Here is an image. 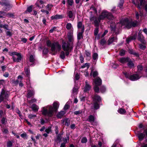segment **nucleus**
Here are the masks:
<instances>
[{
	"label": "nucleus",
	"mask_w": 147,
	"mask_h": 147,
	"mask_svg": "<svg viewBox=\"0 0 147 147\" xmlns=\"http://www.w3.org/2000/svg\"><path fill=\"white\" fill-rule=\"evenodd\" d=\"M107 18L109 21V24H110V27L112 31L115 32L117 30L123 26H125L128 28H131L132 26L135 27L137 25V23L131 20H129L127 18L121 20L119 23H117L116 25L113 23L112 21L114 19V18L110 13L107 11L103 10L99 17V20H103Z\"/></svg>",
	"instance_id": "nucleus-1"
},
{
	"label": "nucleus",
	"mask_w": 147,
	"mask_h": 147,
	"mask_svg": "<svg viewBox=\"0 0 147 147\" xmlns=\"http://www.w3.org/2000/svg\"><path fill=\"white\" fill-rule=\"evenodd\" d=\"M59 104L55 102L53 103V107L50 105H48L42 107L41 108L42 114L45 116L51 117L53 116L54 111H56L59 107Z\"/></svg>",
	"instance_id": "nucleus-2"
},
{
	"label": "nucleus",
	"mask_w": 147,
	"mask_h": 147,
	"mask_svg": "<svg viewBox=\"0 0 147 147\" xmlns=\"http://www.w3.org/2000/svg\"><path fill=\"white\" fill-rule=\"evenodd\" d=\"M47 46L51 47V50L52 52L57 53L61 49V46L58 42H54L52 43L50 41L47 40Z\"/></svg>",
	"instance_id": "nucleus-3"
},
{
	"label": "nucleus",
	"mask_w": 147,
	"mask_h": 147,
	"mask_svg": "<svg viewBox=\"0 0 147 147\" xmlns=\"http://www.w3.org/2000/svg\"><path fill=\"white\" fill-rule=\"evenodd\" d=\"M62 48L63 50L66 51L65 55L68 56L70 52L73 49V46L71 43L68 42H62Z\"/></svg>",
	"instance_id": "nucleus-4"
},
{
	"label": "nucleus",
	"mask_w": 147,
	"mask_h": 147,
	"mask_svg": "<svg viewBox=\"0 0 147 147\" xmlns=\"http://www.w3.org/2000/svg\"><path fill=\"white\" fill-rule=\"evenodd\" d=\"M101 100V98L100 96L97 95H95L93 97V103L91 107L92 109H97L99 108V103Z\"/></svg>",
	"instance_id": "nucleus-5"
},
{
	"label": "nucleus",
	"mask_w": 147,
	"mask_h": 147,
	"mask_svg": "<svg viewBox=\"0 0 147 147\" xmlns=\"http://www.w3.org/2000/svg\"><path fill=\"white\" fill-rule=\"evenodd\" d=\"M12 56V59L13 61L19 62L21 60L22 57L20 53L16 52H12L10 54Z\"/></svg>",
	"instance_id": "nucleus-6"
},
{
	"label": "nucleus",
	"mask_w": 147,
	"mask_h": 147,
	"mask_svg": "<svg viewBox=\"0 0 147 147\" xmlns=\"http://www.w3.org/2000/svg\"><path fill=\"white\" fill-rule=\"evenodd\" d=\"M94 90L96 92H98L99 91L98 86L101 85L102 80L99 77H97L94 79Z\"/></svg>",
	"instance_id": "nucleus-7"
},
{
	"label": "nucleus",
	"mask_w": 147,
	"mask_h": 147,
	"mask_svg": "<svg viewBox=\"0 0 147 147\" xmlns=\"http://www.w3.org/2000/svg\"><path fill=\"white\" fill-rule=\"evenodd\" d=\"M123 74L125 77L128 78L132 81H135L140 78V77L137 74H134L133 75L129 76V74L126 72H123Z\"/></svg>",
	"instance_id": "nucleus-8"
},
{
	"label": "nucleus",
	"mask_w": 147,
	"mask_h": 147,
	"mask_svg": "<svg viewBox=\"0 0 147 147\" xmlns=\"http://www.w3.org/2000/svg\"><path fill=\"white\" fill-rule=\"evenodd\" d=\"M2 2L0 1V4L2 5H5L6 7L5 11H9L12 7V5L10 4L9 1L7 0H1Z\"/></svg>",
	"instance_id": "nucleus-9"
},
{
	"label": "nucleus",
	"mask_w": 147,
	"mask_h": 147,
	"mask_svg": "<svg viewBox=\"0 0 147 147\" xmlns=\"http://www.w3.org/2000/svg\"><path fill=\"white\" fill-rule=\"evenodd\" d=\"M9 97V94L7 92L4 90H2L0 95V103L4 99H7Z\"/></svg>",
	"instance_id": "nucleus-10"
},
{
	"label": "nucleus",
	"mask_w": 147,
	"mask_h": 147,
	"mask_svg": "<svg viewBox=\"0 0 147 147\" xmlns=\"http://www.w3.org/2000/svg\"><path fill=\"white\" fill-rule=\"evenodd\" d=\"M90 20L91 21H94V23L95 26L96 27H98L100 21L101 20H99V17L97 18L93 16L90 18Z\"/></svg>",
	"instance_id": "nucleus-11"
},
{
	"label": "nucleus",
	"mask_w": 147,
	"mask_h": 147,
	"mask_svg": "<svg viewBox=\"0 0 147 147\" xmlns=\"http://www.w3.org/2000/svg\"><path fill=\"white\" fill-rule=\"evenodd\" d=\"M73 31H69L68 33V42L69 43H71L73 44V42L74 41V38L73 36Z\"/></svg>",
	"instance_id": "nucleus-12"
},
{
	"label": "nucleus",
	"mask_w": 147,
	"mask_h": 147,
	"mask_svg": "<svg viewBox=\"0 0 147 147\" xmlns=\"http://www.w3.org/2000/svg\"><path fill=\"white\" fill-rule=\"evenodd\" d=\"M95 119V118L94 116L92 115H90L88 116V119L87 120L90 122L92 125H96L97 123L96 122H94Z\"/></svg>",
	"instance_id": "nucleus-13"
},
{
	"label": "nucleus",
	"mask_w": 147,
	"mask_h": 147,
	"mask_svg": "<svg viewBox=\"0 0 147 147\" xmlns=\"http://www.w3.org/2000/svg\"><path fill=\"white\" fill-rule=\"evenodd\" d=\"M138 40L140 41L143 44H145V40L144 39V37L142 34V32L140 31L138 33Z\"/></svg>",
	"instance_id": "nucleus-14"
},
{
	"label": "nucleus",
	"mask_w": 147,
	"mask_h": 147,
	"mask_svg": "<svg viewBox=\"0 0 147 147\" xmlns=\"http://www.w3.org/2000/svg\"><path fill=\"white\" fill-rule=\"evenodd\" d=\"M67 15L69 18L71 20H74L75 18L74 12L72 11H68L67 12Z\"/></svg>",
	"instance_id": "nucleus-15"
},
{
	"label": "nucleus",
	"mask_w": 147,
	"mask_h": 147,
	"mask_svg": "<svg viewBox=\"0 0 147 147\" xmlns=\"http://www.w3.org/2000/svg\"><path fill=\"white\" fill-rule=\"evenodd\" d=\"M77 27L78 29H81V31L83 32L84 30V25L81 22H79L77 23Z\"/></svg>",
	"instance_id": "nucleus-16"
},
{
	"label": "nucleus",
	"mask_w": 147,
	"mask_h": 147,
	"mask_svg": "<svg viewBox=\"0 0 147 147\" xmlns=\"http://www.w3.org/2000/svg\"><path fill=\"white\" fill-rule=\"evenodd\" d=\"M63 16L61 15L56 14L55 16H53L51 17V19L52 20H57L63 18Z\"/></svg>",
	"instance_id": "nucleus-17"
},
{
	"label": "nucleus",
	"mask_w": 147,
	"mask_h": 147,
	"mask_svg": "<svg viewBox=\"0 0 147 147\" xmlns=\"http://www.w3.org/2000/svg\"><path fill=\"white\" fill-rule=\"evenodd\" d=\"M117 38L116 37H112L110 38L108 40V44L110 45L113 42H117Z\"/></svg>",
	"instance_id": "nucleus-18"
},
{
	"label": "nucleus",
	"mask_w": 147,
	"mask_h": 147,
	"mask_svg": "<svg viewBox=\"0 0 147 147\" xmlns=\"http://www.w3.org/2000/svg\"><path fill=\"white\" fill-rule=\"evenodd\" d=\"M129 59L128 58H123L119 59V61L121 63H124L129 61Z\"/></svg>",
	"instance_id": "nucleus-19"
},
{
	"label": "nucleus",
	"mask_w": 147,
	"mask_h": 147,
	"mask_svg": "<svg viewBox=\"0 0 147 147\" xmlns=\"http://www.w3.org/2000/svg\"><path fill=\"white\" fill-rule=\"evenodd\" d=\"M86 85L85 87L84 91L87 92L89 91L91 88V86L88 83L87 81H86Z\"/></svg>",
	"instance_id": "nucleus-20"
},
{
	"label": "nucleus",
	"mask_w": 147,
	"mask_h": 147,
	"mask_svg": "<svg viewBox=\"0 0 147 147\" xmlns=\"http://www.w3.org/2000/svg\"><path fill=\"white\" fill-rule=\"evenodd\" d=\"M63 123L67 126H69L70 124V121L68 119L66 118L63 120Z\"/></svg>",
	"instance_id": "nucleus-21"
},
{
	"label": "nucleus",
	"mask_w": 147,
	"mask_h": 147,
	"mask_svg": "<svg viewBox=\"0 0 147 147\" xmlns=\"http://www.w3.org/2000/svg\"><path fill=\"white\" fill-rule=\"evenodd\" d=\"M31 108L32 110L35 112L37 111L39 109L38 107L35 104H33L32 105Z\"/></svg>",
	"instance_id": "nucleus-22"
},
{
	"label": "nucleus",
	"mask_w": 147,
	"mask_h": 147,
	"mask_svg": "<svg viewBox=\"0 0 147 147\" xmlns=\"http://www.w3.org/2000/svg\"><path fill=\"white\" fill-rule=\"evenodd\" d=\"M65 113V112L64 111H62L59 112L57 115L58 118H61Z\"/></svg>",
	"instance_id": "nucleus-23"
},
{
	"label": "nucleus",
	"mask_w": 147,
	"mask_h": 147,
	"mask_svg": "<svg viewBox=\"0 0 147 147\" xmlns=\"http://www.w3.org/2000/svg\"><path fill=\"white\" fill-rule=\"evenodd\" d=\"M66 28L68 30H71L73 31V28L72 24L70 23H68L66 26Z\"/></svg>",
	"instance_id": "nucleus-24"
},
{
	"label": "nucleus",
	"mask_w": 147,
	"mask_h": 147,
	"mask_svg": "<svg viewBox=\"0 0 147 147\" xmlns=\"http://www.w3.org/2000/svg\"><path fill=\"white\" fill-rule=\"evenodd\" d=\"M145 136V134L144 133L139 134L138 135V137L140 140H142Z\"/></svg>",
	"instance_id": "nucleus-25"
},
{
	"label": "nucleus",
	"mask_w": 147,
	"mask_h": 147,
	"mask_svg": "<svg viewBox=\"0 0 147 147\" xmlns=\"http://www.w3.org/2000/svg\"><path fill=\"white\" fill-rule=\"evenodd\" d=\"M129 53L130 54L134 55H135V56H136V57L139 56L138 54V53L136 52L135 51H134L133 50H130L129 51Z\"/></svg>",
	"instance_id": "nucleus-26"
},
{
	"label": "nucleus",
	"mask_w": 147,
	"mask_h": 147,
	"mask_svg": "<svg viewBox=\"0 0 147 147\" xmlns=\"http://www.w3.org/2000/svg\"><path fill=\"white\" fill-rule=\"evenodd\" d=\"M127 64L128 66L130 68H132L134 67V64L132 61H129Z\"/></svg>",
	"instance_id": "nucleus-27"
},
{
	"label": "nucleus",
	"mask_w": 147,
	"mask_h": 147,
	"mask_svg": "<svg viewBox=\"0 0 147 147\" xmlns=\"http://www.w3.org/2000/svg\"><path fill=\"white\" fill-rule=\"evenodd\" d=\"M136 38L135 36H131L127 38L126 40V41L127 43H129L132 40H135Z\"/></svg>",
	"instance_id": "nucleus-28"
},
{
	"label": "nucleus",
	"mask_w": 147,
	"mask_h": 147,
	"mask_svg": "<svg viewBox=\"0 0 147 147\" xmlns=\"http://www.w3.org/2000/svg\"><path fill=\"white\" fill-rule=\"evenodd\" d=\"M34 93L33 91H28L27 95L28 98H29L31 97L34 94Z\"/></svg>",
	"instance_id": "nucleus-29"
},
{
	"label": "nucleus",
	"mask_w": 147,
	"mask_h": 147,
	"mask_svg": "<svg viewBox=\"0 0 147 147\" xmlns=\"http://www.w3.org/2000/svg\"><path fill=\"white\" fill-rule=\"evenodd\" d=\"M33 7V5H31L30 6L28 7L27 9L26 10V13H27V12H31L32 10V8Z\"/></svg>",
	"instance_id": "nucleus-30"
},
{
	"label": "nucleus",
	"mask_w": 147,
	"mask_h": 147,
	"mask_svg": "<svg viewBox=\"0 0 147 147\" xmlns=\"http://www.w3.org/2000/svg\"><path fill=\"white\" fill-rule=\"evenodd\" d=\"M24 70L26 75L27 76H28L29 75V74L30 73V70L29 69L28 67L25 68Z\"/></svg>",
	"instance_id": "nucleus-31"
},
{
	"label": "nucleus",
	"mask_w": 147,
	"mask_h": 147,
	"mask_svg": "<svg viewBox=\"0 0 147 147\" xmlns=\"http://www.w3.org/2000/svg\"><path fill=\"white\" fill-rule=\"evenodd\" d=\"M118 111L119 113L121 114H123L126 112V111L124 109L122 108L119 109L118 110Z\"/></svg>",
	"instance_id": "nucleus-32"
},
{
	"label": "nucleus",
	"mask_w": 147,
	"mask_h": 147,
	"mask_svg": "<svg viewBox=\"0 0 147 147\" xmlns=\"http://www.w3.org/2000/svg\"><path fill=\"white\" fill-rule=\"evenodd\" d=\"M90 67V65L89 63H86L85 64L81 67V68H84L86 67H87V69H88Z\"/></svg>",
	"instance_id": "nucleus-33"
},
{
	"label": "nucleus",
	"mask_w": 147,
	"mask_h": 147,
	"mask_svg": "<svg viewBox=\"0 0 147 147\" xmlns=\"http://www.w3.org/2000/svg\"><path fill=\"white\" fill-rule=\"evenodd\" d=\"M67 3L70 6H72L74 3L73 0H67Z\"/></svg>",
	"instance_id": "nucleus-34"
},
{
	"label": "nucleus",
	"mask_w": 147,
	"mask_h": 147,
	"mask_svg": "<svg viewBox=\"0 0 147 147\" xmlns=\"http://www.w3.org/2000/svg\"><path fill=\"white\" fill-rule=\"evenodd\" d=\"M98 55L97 53H94L92 55L93 59L94 60H96L98 58Z\"/></svg>",
	"instance_id": "nucleus-35"
},
{
	"label": "nucleus",
	"mask_w": 147,
	"mask_h": 147,
	"mask_svg": "<svg viewBox=\"0 0 147 147\" xmlns=\"http://www.w3.org/2000/svg\"><path fill=\"white\" fill-rule=\"evenodd\" d=\"M85 55L86 56L89 58L90 59L91 57V53L90 52L87 51H86L85 52Z\"/></svg>",
	"instance_id": "nucleus-36"
},
{
	"label": "nucleus",
	"mask_w": 147,
	"mask_h": 147,
	"mask_svg": "<svg viewBox=\"0 0 147 147\" xmlns=\"http://www.w3.org/2000/svg\"><path fill=\"white\" fill-rule=\"evenodd\" d=\"M144 0H140V4H138L137 6V7L139 9H140L141 7V6L142 5L143 2Z\"/></svg>",
	"instance_id": "nucleus-37"
},
{
	"label": "nucleus",
	"mask_w": 147,
	"mask_h": 147,
	"mask_svg": "<svg viewBox=\"0 0 147 147\" xmlns=\"http://www.w3.org/2000/svg\"><path fill=\"white\" fill-rule=\"evenodd\" d=\"M36 117V115L32 114H29L28 115V117L30 118V119H32Z\"/></svg>",
	"instance_id": "nucleus-38"
},
{
	"label": "nucleus",
	"mask_w": 147,
	"mask_h": 147,
	"mask_svg": "<svg viewBox=\"0 0 147 147\" xmlns=\"http://www.w3.org/2000/svg\"><path fill=\"white\" fill-rule=\"evenodd\" d=\"M60 58L62 59H64L65 58V53L64 51H62L60 55Z\"/></svg>",
	"instance_id": "nucleus-39"
},
{
	"label": "nucleus",
	"mask_w": 147,
	"mask_h": 147,
	"mask_svg": "<svg viewBox=\"0 0 147 147\" xmlns=\"http://www.w3.org/2000/svg\"><path fill=\"white\" fill-rule=\"evenodd\" d=\"M124 2V0H120V3L119 4L118 6L120 8H121L123 5Z\"/></svg>",
	"instance_id": "nucleus-40"
},
{
	"label": "nucleus",
	"mask_w": 147,
	"mask_h": 147,
	"mask_svg": "<svg viewBox=\"0 0 147 147\" xmlns=\"http://www.w3.org/2000/svg\"><path fill=\"white\" fill-rule=\"evenodd\" d=\"M83 32H79L77 35V38L78 40H80L82 36V34Z\"/></svg>",
	"instance_id": "nucleus-41"
},
{
	"label": "nucleus",
	"mask_w": 147,
	"mask_h": 147,
	"mask_svg": "<svg viewBox=\"0 0 147 147\" xmlns=\"http://www.w3.org/2000/svg\"><path fill=\"white\" fill-rule=\"evenodd\" d=\"M53 7V5H52L48 4L46 6V7L48 10L50 11Z\"/></svg>",
	"instance_id": "nucleus-42"
},
{
	"label": "nucleus",
	"mask_w": 147,
	"mask_h": 147,
	"mask_svg": "<svg viewBox=\"0 0 147 147\" xmlns=\"http://www.w3.org/2000/svg\"><path fill=\"white\" fill-rule=\"evenodd\" d=\"M8 31H6V35L7 36H8L9 37H10L12 35V32H11L10 31H9V30H8Z\"/></svg>",
	"instance_id": "nucleus-43"
},
{
	"label": "nucleus",
	"mask_w": 147,
	"mask_h": 147,
	"mask_svg": "<svg viewBox=\"0 0 147 147\" xmlns=\"http://www.w3.org/2000/svg\"><path fill=\"white\" fill-rule=\"evenodd\" d=\"M98 32V28H95L94 31V34L95 36H96L97 35Z\"/></svg>",
	"instance_id": "nucleus-44"
},
{
	"label": "nucleus",
	"mask_w": 147,
	"mask_h": 147,
	"mask_svg": "<svg viewBox=\"0 0 147 147\" xmlns=\"http://www.w3.org/2000/svg\"><path fill=\"white\" fill-rule=\"evenodd\" d=\"M51 127H49L48 128L45 130V131L47 134L49 133L50 132H51Z\"/></svg>",
	"instance_id": "nucleus-45"
},
{
	"label": "nucleus",
	"mask_w": 147,
	"mask_h": 147,
	"mask_svg": "<svg viewBox=\"0 0 147 147\" xmlns=\"http://www.w3.org/2000/svg\"><path fill=\"white\" fill-rule=\"evenodd\" d=\"M138 71L140 72L143 69V67L142 65H138L137 66Z\"/></svg>",
	"instance_id": "nucleus-46"
},
{
	"label": "nucleus",
	"mask_w": 147,
	"mask_h": 147,
	"mask_svg": "<svg viewBox=\"0 0 147 147\" xmlns=\"http://www.w3.org/2000/svg\"><path fill=\"white\" fill-rule=\"evenodd\" d=\"M81 142L82 143H86L87 142L86 138L85 137L83 138L81 140Z\"/></svg>",
	"instance_id": "nucleus-47"
},
{
	"label": "nucleus",
	"mask_w": 147,
	"mask_h": 147,
	"mask_svg": "<svg viewBox=\"0 0 147 147\" xmlns=\"http://www.w3.org/2000/svg\"><path fill=\"white\" fill-rule=\"evenodd\" d=\"M29 59L30 61L31 62H33L34 60V58L33 57V56L32 55H31L30 56Z\"/></svg>",
	"instance_id": "nucleus-48"
},
{
	"label": "nucleus",
	"mask_w": 147,
	"mask_h": 147,
	"mask_svg": "<svg viewBox=\"0 0 147 147\" xmlns=\"http://www.w3.org/2000/svg\"><path fill=\"white\" fill-rule=\"evenodd\" d=\"M8 28L9 26L8 25L5 24L4 25H3L2 28H3L7 30H9Z\"/></svg>",
	"instance_id": "nucleus-49"
},
{
	"label": "nucleus",
	"mask_w": 147,
	"mask_h": 147,
	"mask_svg": "<svg viewBox=\"0 0 147 147\" xmlns=\"http://www.w3.org/2000/svg\"><path fill=\"white\" fill-rule=\"evenodd\" d=\"M139 45V48L143 50L144 49L146 48V47L145 46L142 44H140Z\"/></svg>",
	"instance_id": "nucleus-50"
},
{
	"label": "nucleus",
	"mask_w": 147,
	"mask_h": 147,
	"mask_svg": "<svg viewBox=\"0 0 147 147\" xmlns=\"http://www.w3.org/2000/svg\"><path fill=\"white\" fill-rule=\"evenodd\" d=\"M78 90V88L77 87H75L73 89V93L74 94H76Z\"/></svg>",
	"instance_id": "nucleus-51"
},
{
	"label": "nucleus",
	"mask_w": 147,
	"mask_h": 147,
	"mask_svg": "<svg viewBox=\"0 0 147 147\" xmlns=\"http://www.w3.org/2000/svg\"><path fill=\"white\" fill-rule=\"evenodd\" d=\"M106 42V40L104 39H102L100 42V44L101 45H103Z\"/></svg>",
	"instance_id": "nucleus-52"
},
{
	"label": "nucleus",
	"mask_w": 147,
	"mask_h": 147,
	"mask_svg": "<svg viewBox=\"0 0 147 147\" xmlns=\"http://www.w3.org/2000/svg\"><path fill=\"white\" fill-rule=\"evenodd\" d=\"M125 51L124 50H121L120 52V55L121 56H123L124 55Z\"/></svg>",
	"instance_id": "nucleus-53"
},
{
	"label": "nucleus",
	"mask_w": 147,
	"mask_h": 147,
	"mask_svg": "<svg viewBox=\"0 0 147 147\" xmlns=\"http://www.w3.org/2000/svg\"><path fill=\"white\" fill-rule=\"evenodd\" d=\"M14 16V15L13 14L11 13H7V17H13Z\"/></svg>",
	"instance_id": "nucleus-54"
},
{
	"label": "nucleus",
	"mask_w": 147,
	"mask_h": 147,
	"mask_svg": "<svg viewBox=\"0 0 147 147\" xmlns=\"http://www.w3.org/2000/svg\"><path fill=\"white\" fill-rule=\"evenodd\" d=\"M12 146V143L11 141L8 142L7 143V147H11Z\"/></svg>",
	"instance_id": "nucleus-55"
},
{
	"label": "nucleus",
	"mask_w": 147,
	"mask_h": 147,
	"mask_svg": "<svg viewBox=\"0 0 147 147\" xmlns=\"http://www.w3.org/2000/svg\"><path fill=\"white\" fill-rule=\"evenodd\" d=\"M98 75V72L96 71H94L93 72V76L94 78Z\"/></svg>",
	"instance_id": "nucleus-56"
},
{
	"label": "nucleus",
	"mask_w": 147,
	"mask_h": 147,
	"mask_svg": "<svg viewBox=\"0 0 147 147\" xmlns=\"http://www.w3.org/2000/svg\"><path fill=\"white\" fill-rule=\"evenodd\" d=\"M106 90V88L104 86H102L100 88V91L102 92H104Z\"/></svg>",
	"instance_id": "nucleus-57"
},
{
	"label": "nucleus",
	"mask_w": 147,
	"mask_h": 147,
	"mask_svg": "<svg viewBox=\"0 0 147 147\" xmlns=\"http://www.w3.org/2000/svg\"><path fill=\"white\" fill-rule=\"evenodd\" d=\"M48 52L49 50L48 49L44 48L43 50V52L45 54H46L48 53Z\"/></svg>",
	"instance_id": "nucleus-58"
},
{
	"label": "nucleus",
	"mask_w": 147,
	"mask_h": 147,
	"mask_svg": "<svg viewBox=\"0 0 147 147\" xmlns=\"http://www.w3.org/2000/svg\"><path fill=\"white\" fill-rule=\"evenodd\" d=\"M36 101V100L35 98H33L31 100L29 101L30 103H32L33 102H35Z\"/></svg>",
	"instance_id": "nucleus-59"
},
{
	"label": "nucleus",
	"mask_w": 147,
	"mask_h": 147,
	"mask_svg": "<svg viewBox=\"0 0 147 147\" xmlns=\"http://www.w3.org/2000/svg\"><path fill=\"white\" fill-rule=\"evenodd\" d=\"M69 137H67V138H66L63 139V140L64 141L63 143H65V144L67 143V140H69Z\"/></svg>",
	"instance_id": "nucleus-60"
},
{
	"label": "nucleus",
	"mask_w": 147,
	"mask_h": 147,
	"mask_svg": "<svg viewBox=\"0 0 147 147\" xmlns=\"http://www.w3.org/2000/svg\"><path fill=\"white\" fill-rule=\"evenodd\" d=\"M80 59L81 63L84 62V58L82 55H81L80 57Z\"/></svg>",
	"instance_id": "nucleus-61"
},
{
	"label": "nucleus",
	"mask_w": 147,
	"mask_h": 147,
	"mask_svg": "<svg viewBox=\"0 0 147 147\" xmlns=\"http://www.w3.org/2000/svg\"><path fill=\"white\" fill-rule=\"evenodd\" d=\"M69 105L67 104V103H66L64 107V110H66L69 108Z\"/></svg>",
	"instance_id": "nucleus-62"
},
{
	"label": "nucleus",
	"mask_w": 147,
	"mask_h": 147,
	"mask_svg": "<svg viewBox=\"0 0 147 147\" xmlns=\"http://www.w3.org/2000/svg\"><path fill=\"white\" fill-rule=\"evenodd\" d=\"M4 59L5 57L4 56H2L0 57V62L1 63H3Z\"/></svg>",
	"instance_id": "nucleus-63"
},
{
	"label": "nucleus",
	"mask_w": 147,
	"mask_h": 147,
	"mask_svg": "<svg viewBox=\"0 0 147 147\" xmlns=\"http://www.w3.org/2000/svg\"><path fill=\"white\" fill-rule=\"evenodd\" d=\"M90 10H92V11H93L95 13H97V10L95 8V7H91L90 9Z\"/></svg>",
	"instance_id": "nucleus-64"
}]
</instances>
